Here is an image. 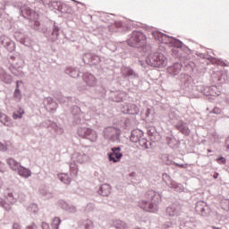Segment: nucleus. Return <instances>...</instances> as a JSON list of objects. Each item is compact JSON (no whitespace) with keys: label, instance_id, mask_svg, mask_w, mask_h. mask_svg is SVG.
<instances>
[{"label":"nucleus","instance_id":"nucleus-12","mask_svg":"<svg viewBox=\"0 0 229 229\" xmlns=\"http://www.w3.org/2000/svg\"><path fill=\"white\" fill-rule=\"evenodd\" d=\"M77 133L79 137L86 139V140H89V142H96L98 140V132L91 128L80 127L77 130Z\"/></svg>","mask_w":229,"mask_h":229},{"label":"nucleus","instance_id":"nucleus-59","mask_svg":"<svg viewBox=\"0 0 229 229\" xmlns=\"http://www.w3.org/2000/svg\"><path fill=\"white\" fill-rule=\"evenodd\" d=\"M18 42H20V44H22L23 46H28V39L26 38V37L23 38H17Z\"/></svg>","mask_w":229,"mask_h":229},{"label":"nucleus","instance_id":"nucleus-13","mask_svg":"<svg viewBox=\"0 0 229 229\" xmlns=\"http://www.w3.org/2000/svg\"><path fill=\"white\" fill-rule=\"evenodd\" d=\"M123 147H113L111 148V152L107 153V160L109 162H113V164H117V162H121V158H123Z\"/></svg>","mask_w":229,"mask_h":229},{"label":"nucleus","instance_id":"nucleus-62","mask_svg":"<svg viewBox=\"0 0 229 229\" xmlns=\"http://www.w3.org/2000/svg\"><path fill=\"white\" fill-rule=\"evenodd\" d=\"M141 114L145 116V119H148V117H149V115H151V108L147 107V109L145 110V112H141Z\"/></svg>","mask_w":229,"mask_h":229},{"label":"nucleus","instance_id":"nucleus-42","mask_svg":"<svg viewBox=\"0 0 229 229\" xmlns=\"http://www.w3.org/2000/svg\"><path fill=\"white\" fill-rule=\"evenodd\" d=\"M10 121H12L10 116H8L3 113H0V123H2V124H4V126H9Z\"/></svg>","mask_w":229,"mask_h":229},{"label":"nucleus","instance_id":"nucleus-28","mask_svg":"<svg viewBox=\"0 0 229 229\" xmlns=\"http://www.w3.org/2000/svg\"><path fill=\"white\" fill-rule=\"evenodd\" d=\"M46 124L48 130H53L55 133H57L58 135H62V133H64V129L60 127L56 123L48 120L46 122Z\"/></svg>","mask_w":229,"mask_h":229},{"label":"nucleus","instance_id":"nucleus-31","mask_svg":"<svg viewBox=\"0 0 229 229\" xmlns=\"http://www.w3.org/2000/svg\"><path fill=\"white\" fill-rule=\"evenodd\" d=\"M16 173H18V174L21 176V178H30V176H31V170H30V168L22 166L21 165L20 168L16 170Z\"/></svg>","mask_w":229,"mask_h":229},{"label":"nucleus","instance_id":"nucleus-19","mask_svg":"<svg viewBox=\"0 0 229 229\" xmlns=\"http://www.w3.org/2000/svg\"><path fill=\"white\" fill-rule=\"evenodd\" d=\"M123 114H127L128 115H139V106L135 104H125L121 108Z\"/></svg>","mask_w":229,"mask_h":229},{"label":"nucleus","instance_id":"nucleus-16","mask_svg":"<svg viewBox=\"0 0 229 229\" xmlns=\"http://www.w3.org/2000/svg\"><path fill=\"white\" fill-rule=\"evenodd\" d=\"M147 135L149 139V142H152V148L155 146V142H159L162 137L160 136V132L157 131V127L150 126L147 129Z\"/></svg>","mask_w":229,"mask_h":229},{"label":"nucleus","instance_id":"nucleus-51","mask_svg":"<svg viewBox=\"0 0 229 229\" xmlns=\"http://www.w3.org/2000/svg\"><path fill=\"white\" fill-rule=\"evenodd\" d=\"M13 98L16 101H21V99H22V92L21 91V89H14Z\"/></svg>","mask_w":229,"mask_h":229},{"label":"nucleus","instance_id":"nucleus-53","mask_svg":"<svg viewBox=\"0 0 229 229\" xmlns=\"http://www.w3.org/2000/svg\"><path fill=\"white\" fill-rule=\"evenodd\" d=\"M57 205L58 207H60V208H62L63 210H67V208L69 207V204L64 200V199H60L57 201Z\"/></svg>","mask_w":229,"mask_h":229},{"label":"nucleus","instance_id":"nucleus-47","mask_svg":"<svg viewBox=\"0 0 229 229\" xmlns=\"http://www.w3.org/2000/svg\"><path fill=\"white\" fill-rule=\"evenodd\" d=\"M60 225H62V219L58 216H55L52 221V228L60 229Z\"/></svg>","mask_w":229,"mask_h":229},{"label":"nucleus","instance_id":"nucleus-33","mask_svg":"<svg viewBox=\"0 0 229 229\" xmlns=\"http://www.w3.org/2000/svg\"><path fill=\"white\" fill-rule=\"evenodd\" d=\"M109 98L111 99V101H114V103H121L123 101V96L119 91H111Z\"/></svg>","mask_w":229,"mask_h":229},{"label":"nucleus","instance_id":"nucleus-60","mask_svg":"<svg viewBox=\"0 0 229 229\" xmlns=\"http://www.w3.org/2000/svg\"><path fill=\"white\" fill-rule=\"evenodd\" d=\"M222 112H223V110H221V108H219V107H214V108L211 110L210 114H215L216 115H219V114H221Z\"/></svg>","mask_w":229,"mask_h":229},{"label":"nucleus","instance_id":"nucleus-37","mask_svg":"<svg viewBox=\"0 0 229 229\" xmlns=\"http://www.w3.org/2000/svg\"><path fill=\"white\" fill-rule=\"evenodd\" d=\"M168 187L175 192H183V185L176 181H174Z\"/></svg>","mask_w":229,"mask_h":229},{"label":"nucleus","instance_id":"nucleus-43","mask_svg":"<svg viewBox=\"0 0 229 229\" xmlns=\"http://www.w3.org/2000/svg\"><path fill=\"white\" fill-rule=\"evenodd\" d=\"M115 28H118V29H121L123 30V31H131V28L130 26H124V24L123 23V21H114V22Z\"/></svg>","mask_w":229,"mask_h":229},{"label":"nucleus","instance_id":"nucleus-14","mask_svg":"<svg viewBox=\"0 0 229 229\" xmlns=\"http://www.w3.org/2000/svg\"><path fill=\"white\" fill-rule=\"evenodd\" d=\"M165 214L168 217H178L182 216V204L178 201L173 202L172 205L165 208Z\"/></svg>","mask_w":229,"mask_h":229},{"label":"nucleus","instance_id":"nucleus-29","mask_svg":"<svg viewBox=\"0 0 229 229\" xmlns=\"http://www.w3.org/2000/svg\"><path fill=\"white\" fill-rule=\"evenodd\" d=\"M65 74H68L71 78H80L83 73H81L76 67L67 66L65 69Z\"/></svg>","mask_w":229,"mask_h":229},{"label":"nucleus","instance_id":"nucleus-22","mask_svg":"<svg viewBox=\"0 0 229 229\" xmlns=\"http://www.w3.org/2000/svg\"><path fill=\"white\" fill-rule=\"evenodd\" d=\"M207 210H208V204L203 200H199L195 204V211L199 216H207Z\"/></svg>","mask_w":229,"mask_h":229},{"label":"nucleus","instance_id":"nucleus-45","mask_svg":"<svg viewBox=\"0 0 229 229\" xmlns=\"http://www.w3.org/2000/svg\"><path fill=\"white\" fill-rule=\"evenodd\" d=\"M61 13H69V14H72V7H71V5L63 3L62 6H61Z\"/></svg>","mask_w":229,"mask_h":229},{"label":"nucleus","instance_id":"nucleus-61","mask_svg":"<svg viewBox=\"0 0 229 229\" xmlns=\"http://www.w3.org/2000/svg\"><path fill=\"white\" fill-rule=\"evenodd\" d=\"M107 49H109L113 53H115V51H117V46H115L112 43H109V44H107Z\"/></svg>","mask_w":229,"mask_h":229},{"label":"nucleus","instance_id":"nucleus-34","mask_svg":"<svg viewBox=\"0 0 229 229\" xmlns=\"http://www.w3.org/2000/svg\"><path fill=\"white\" fill-rule=\"evenodd\" d=\"M45 105H47V107L51 111L56 110V108H58V103L53 100L52 98H47L45 100Z\"/></svg>","mask_w":229,"mask_h":229},{"label":"nucleus","instance_id":"nucleus-38","mask_svg":"<svg viewBox=\"0 0 229 229\" xmlns=\"http://www.w3.org/2000/svg\"><path fill=\"white\" fill-rule=\"evenodd\" d=\"M168 118L169 121H171L172 123H174V121H178V119H180V115H178V110L171 109L168 112Z\"/></svg>","mask_w":229,"mask_h":229},{"label":"nucleus","instance_id":"nucleus-24","mask_svg":"<svg viewBox=\"0 0 229 229\" xmlns=\"http://www.w3.org/2000/svg\"><path fill=\"white\" fill-rule=\"evenodd\" d=\"M165 142L171 149H176L180 147L181 141L177 140L174 136L169 135L165 136Z\"/></svg>","mask_w":229,"mask_h":229},{"label":"nucleus","instance_id":"nucleus-52","mask_svg":"<svg viewBox=\"0 0 229 229\" xmlns=\"http://www.w3.org/2000/svg\"><path fill=\"white\" fill-rule=\"evenodd\" d=\"M176 226L175 223H173L172 221H166L162 225L163 229H171L174 228Z\"/></svg>","mask_w":229,"mask_h":229},{"label":"nucleus","instance_id":"nucleus-7","mask_svg":"<svg viewBox=\"0 0 229 229\" xmlns=\"http://www.w3.org/2000/svg\"><path fill=\"white\" fill-rule=\"evenodd\" d=\"M127 44L130 47L144 48L148 44V38L142 31L133 30L127 39Z\"/></svg>","mask_w":229,"mask_h":229},{"label":"nucleus","instance_id":"nucleus-11","mask_svg":"<svg viewBox=\"0 0 229 229\" xmlns=\"http://www.w3.org/2000/svg\"><path fill=\"white\" fill-rule=\"evenodd\" d=\"M9 64H7L8 70L14 76H19L22 71L21 70L24 65V60L21 58V55H9Z\"/></svg>","mask_w":229,"mask_h":229},{"label":"nucleus","instance_id":"nucleus-40","mask_svg":"<svg viewBox=\"0 0 229 229\" xmlns=\"http://www.w3.org/2000/svg\"><path fill=\"white\" fill-rule=\"evenodd\" d=\"M57 177L59 178L60 182L65 183L66 185L71 183V177H69V174H59Z\"/></svg>","mask_w":229,"mask_h":229},{"label":"nucleus","instance_id":"nucleus-17","mask_svg":"<svg viewBox=\"0 0 229 229\" xmlns=\"http://www.w3.org/2000/svg\"><path fill=\"white\" fill-rule=\"evenodd\" d=\"M82 60L87 65H98L101 62V57L94 53H86Z\"/></svg>","mask_w":229,"mask_h":229},{"label":"nucleus","instance_id":"nucleus-2","mask_svg":"<svg viewBox=\"0 0 229 229\" xmlns=\"http://www.w3.org/2000/svg\"><path fill=\"white\" fill-rule=\"evenodd\" d=\"M152 37L155 40H157L160 44H168L171 46V55L174 58H178L182 60V58H187L188 55H194V50H191L185 44L182 42V40L165 34L160 30H156L152 32Z\"/></svg>","mask_w":229,"mask_h":229},{"label":"nucleus","instance_id":"nucleus-46","mask_svg":"<svg viewBox=\"0 0 229 229\" xmlns=\"http://www.w3.org/2000/svg\"><path fill=\"white\" fill-rule=\"evenodd\" d=\"M167 165H174V167H180V169H187V167H189V164H180V163H176L173 160L168 161Z\"/></svg>","mask_w":229,"mask_h":229},{"label":"nucleus","instance_id":"nucleus-48","mask_svg":"<svg viewBox=\"0 0 229 229\" xmlns=\"http://www.w3.org/2000/svg\"><path fill=\"white\" fill-rule=\"evenodd\" d=\"M24 109H22V108H19V110L17 111V112H14L13 114V118L14 119V120H17V119H22V115H24Z\"/></svg>","mask_w":229,"mask_h":229},{"label":"nucleus","instance_id":"nucleus-10","mask_svg":"<svg viewBox=\"0 0 229 229\" xmlns=\"http://www.w3.org/2000/svg\"><path fill=\"white\" fill-rule=\"evenodd\" d=\"M121 133L122 131L114 126L105 127L102 131V135L106 140H108L109 142H116V144L121 143Z\"/></svg>","mask_w":229,"mask_h":229},{"label":"nucleus","instance_id":"nucleus-1","mask_svg":"<svg viewBox=\"0 0 229 229\" xmlns=\"http://www.w3.org/2000/svg\"><path fill=\"white\" fill-rule=\"evenodd\" d=\"M177 81L182 90L191 94L195 98H201V94H203L207 99L214 101V99L221 96V87L198 85V81L194 78V75L189 73H181L178 76ZM195 92H199V94Z\"/></svg>","mask_w":229,"mask_h":229},{"label":"nucleus","instance_id":"nucleus-35","mask_svg":"<svg viewBox=\"0 0 229 229\" xmlns=\"http://www.w3.org/2000/svg\"><path fill=\"white\" fill-rule=\"evenodd\" d=\"M39 194L45 198V199H51L53 198V193L49 191V189L47 187H41L39 189Z\"/></svg>","mask_w":229,"mask_h":229},{"label":"nucleus","instance_id":"nucleus-55","mask_svg":"<svg viewBox=\"0 0 229 229\" xmlns=\"http://www.w3.org/2000/svg\"><path fill=\"white\" fill-rule=\"evenodd\" d=\"M216 162H217V164H219L220 165H226V159L223 156H219L218 157H216Z\"/></svg>","mask_w":229,"mask_h":229},{"label":"nucleus","instance_id":"nucleus-63","mask_svg":"<svg viewBox=\"0 0 229 229\" xmlns=\"http://www.w3.org/2000/svg\"><path fill=\"white\" fill-rule=\"evenodd\" d=\"M187 225H189V222H181L180 228L181 229H189V226Z\"/></svg>","mask_w":229,"mask_h":229},{"label":"nucleus","instance_id":"nucleus-49","mask_svg":"<svg viewBox=\"0 0 229 229\" xmlns=\"http://www.w3.org/2000/svg\"><path fill=\"white\" fill-rule=\"evenodd\" d=\"M5 198L12 205H13V203H17V197L13 196V192H8L5 195Z\"/></svg>","mask_w":229,"mask_h":229},{"label":"nucleus","instance_id":"nucleus-6","mask_svg":"<svg viewBox=\"0 0 229 229\" xmlns=\"http://www.w3.org/2000/svg\"><path fill=\"white\" fill-rule=\"evenodd\" d=\"M146 64L153 69H164L167 65V57L160 52H152L148 55Z\"/></svg>","mask_w":229,"mask_h":229},{"label":"nucleus","instance_id":"nucleus-21","mask_svg":"<svg viewBox=\"0 0 229 229\" xmlns=\"http://www.w3.org/2000/svg\"><path fill=\"white\" fill-rule=\"evenodd\" d=\"M183 69V64L182 63L175 62L172 65L168 66L166 71L168 74H172V76H178L180 72Z\"/></svg>","mask_w":229,"mask_h":229},{"label":"nucleus","instance_id":"nucleus-54","mask_svg":"<svg viewBox=\"0 0 229 229\" xmlns=\"http://www.w3.org/2000/svg\"><path fill=\"white\" fill-rule=\"evenodd\" d=\"M83 226L85 229H92L94 228V223H92L90 219H86L83 223Z\"/></svg>","mask_w":229,"mask_h":229},{"label":"nucleus","instance_id":"nucleus-44","mask_svg":"<svg viewBox=\"0 0 229 229\" xmlns=\"http://www.w3.org/2000/svg\"><path fill=\"white\" fill-rule=\"evenodd\" d=\"M63 4L64 3L62 1H53L49 7L53 8V10H56L57 12H61Z\"/></svg>","mask_w":229,"mask_h":229},{"label":"nucleus","instance_id":"nucleus-58","mask_svg":"<svg viewBox=\"0 0 229 229\" xmlns=\"http://www.w3.org/2000/svg\"><path fill=\"white\" fill-rule=\"evenodd\" d=\"M66 212H70V214H76L78 212V209L74 206H69L66 208Z\"/></svg>","mask_w":229,"mask_h":229},{"label":"nucleus","instance_id":"nucleus-4","mask_svg":"<svg viewBox=\"0 0 229 229\" xmlns=\"http://www.w3.org/2000/svg\"><path fill=\"white\" fill-rule=\"evenodd\" d=\"M55 99L59 102L60 105H64L70 107V114L72 115V123L73 124H81V117H83V111L80 106V99L75 97H65L62 93H55ZM72 105V106H71Z\"/></svg>","mask_w":229,"mask_h":229},{"label":"nucleus","instance_id":"nucleus-20","mask_svg":"<svg viewBox=\"0 0 229 229\" xmlns=\"http://www.w3.org/2000/svg\"><path fill=\"white\" fill-rule=\"evenodd\" d=\"M183 72H186V74H190L191 76H194V72L198 71V68L196 66V63L192 61H186L182 64Z\"/></svg>","mask_w":229,"mask_h":229},{"label":"nucleus","instance_id":"nucleus-9","mask_svg":"<svg viewBox=\"0 0 229 229\" xmlns=\"http://www.w3.org/2000/svg\"><path fill=\"white\" fill-rule=\"evenodd\" d=\"M72 163L70 164V171L72 176L78 175V164H85L89 162V157L83 152H74L72 155Z\"/></svg>","mask_w":229,"mask_h":229},{"label":"nucleus","instance_id":"nucleus-18","mask_svg":"<svg viewBox=\"0 0 229 229\" xmlns=\"http://www.w3.org/2000/svg\"><path fill=\"white\" fill-rule=\"evenodd\" d=\"M175 130H178L182 135L184 137H189L191 135V129L189 128V123H185L183 120H179L174 125Z\"/></svg>","mask_w":229,"mask_h":229},{"label":"nucleus","instance_id":"nucleus-27","mask_svg":"<svg viewBox=\"0 0 229 229\" xmlns=\"http://www.w3.org/2000/svg\"><path fill=\"white\" fill-rule=\"evenodd\" d=\"M35 13V11H33L31 8L27 7L26 5L21 6L20 8V14L24 19H27L28 21H31V15Z\"/></svg>","mask_w":229,"mask_h":229},{"label":"nucleus","instance_id":"nucleus-57","mask_svg":"<svg viewBox=\"0 0 229 229\" xmlns=\"http://www.w3.org/2000/svg\"><path fill=\"white\" fill-rule=\"evenodd\" d=\"M6 171H8V167L6 166V164L0 161V173H2V174H4Z\"/></svg>","mask_w":229,"mask_h":229},{"label":"nucleus","instance_id":"nucleus-26","mask_svg":"<svg viewBox=\"0 0 229 229\" xmlns=\"http://www.w3.org/2000/svg\"><path fill=\"white\" fill-rule=\"evenodd\" d=\"M111 192H112V186H110V184L108 183L101 184L98 190V194L103 197L110 196Z\"/></svg>","mask_w":229,"mask_h":229},{"label":"nucleus","instance_id":"nucleus-8","mask_svg":"<svg viewBox=\"0 0 229 229\" xmlns=\"http://www.w3.org/2000/svg\"><path fill=\"white\" fill-rule=\"evenodd\" d=\"M130 140L134 143L139 142L140 146L144 149L153 148V142H149L147 138H144V131L139 129H134L131 131Z\"/></svg>","mask_w":229,"mask_h":229},{"label":"nucleus","instance_id":"nucleus-5","mask_svg":"<svg viewBox=\"0 0 229 229\" xmlns=\"http://www.w3.org/2000/svg\"><path fill=\"white\" fill-rule=\"evenodd\" d=\"M160 201H162V193L155 190H148L145 193V199L139 202V207L145 212L155 214V212H158V203Z\"/></svg>","mask_w":229,"mask_h":229},{"label":"nucleus","instance_id":"nucleus-56","mask_svg":"<svg viewBox=\"0 0 229 229\" xmlns=\"http://www.w3.org/2000/svg\"><path fill=\"white\" fill-rule=\"evenodd\" d=\"M29 210H30V212H33V214H37V212H38V206L35 203H32L30 205Z\"/></svg>","mask_w":229,"mask_h":229},{"label":"nucleus","instance_id":"nucleus-36","mask_svg":"<svg viewBox=\"0 0 229 229\" xmlns=\"http://www.w3.org/2000/svg\"><path fill=\"white\" fill-rule=\"evenodd\" d=\"M96 92H97V98H98V99H105V98L106 97V89H105L103 86H98L95 89Z\"/></svg>","mask_w":229,"mask_h":229},{"label":"nucleus","instance_id":"nucleus-41","mask_svg":"<svg viewBox=\"0 0 229 229\" xmlns=\"http://www.w3.org/2000/svg\"><path fill=\"white\" fill-rule=\"evenodd\" d=\"M162 181L164 183H165L166 187H169L170 184L174 182L173 178H171V175H169L167 173L162 174Z\"/></svg>","mask_w":229,"mask_h":229},{"label":"nucleus","instance_id":"nucleus-30","mask_svg":"<svg viewBox=\"0 0 229 229\" xmlns=\"http://www.w3.org/2000/svg\"><path fill=\"white\" fill-rule=\"evenodd\" d=\"M123 72L124 76H127L128 78H134V80H139V73L135 72V71L130 66L123 67Z\"/></svg>","mask_w":229,"mask_h":229},{"label":"nucleus","instance_id":"nucleus-15","mask_svg":"<svg viewBox=\"0 0 229 229\" xmlns=\"http://www.w3.org/2000/svg\"><path fill=\"white\" fill-rule=\"evenodd\" d=\"M0 46H3V47L9 53H13V51H15V42L7 36H0Z\"/></svg>","mask_w":229,"mask_h":229},{"label":"nucleus","instance_id":"nucleus-23","mask_svg":"<svg viewBox=\"0 0 229 229\" xmlns=\"http://www.w3.org/2000/svg\"><path fill=\"white\" fill-rule=\"evenodd\" d=\"M81 77L83 79V81L86 82V85H88V87H96V85H98V79H96V77L92 73H82Z\"/></svg>","mask_w":229,"mask_h":229},{"label":"nucleus","instance_id":"nucleus-64","mask_svg":"<svg viewBox=\"0 0 229 229\" xmlns=\"http://www.w3.org/2000/svg\"><path fill=\"white\" fill-rule=\"evenodd\" d=\"M225 151H228V152H229V136H228L227 139L225 140Z\"/></svg>","mask_w":229,"mask_h":229},{"label":"nucleus","instance_id":"nucleus-39","mask_svg":"<svg viewBox=\"0 0 229 229\" xmlns=\"http://www.w3.org/2000/svg\"><path fill=\"white\" fill-rule=\"evenodd\" d=\"M112 228L126 229V228H128V225L126 223L123 222V220H116L114 222Z\"/></svg>","mask_w":229,"mask_h":229},{"label":"nucleus","instance_id":"nucleus-32","mask_svg":"<svg viewBox=\"0 0 229 229\" xmlns=\"http://www.w3.org/2000/svg\"><path fill=\"white\" fill-rule=\"evenodd\" d=\"M7 165H9L10 169H12L13 171H15V173H17V171L19 170L20 166H21V163L17 162V160L13 159V157H9L6 159Z\"/></svg>","mask_w":229,"mask_h":229},{"label":"nucleus","instance_id":"nucleus-50","mask_svg":"<svg viewBox=\"0 0 229 229\" xmlns=\"http://www.w3.org/2000/svg\"><path fill=\"white\" fill-rule=\"evenodd\" d=\"M0 207L4 208L6 212H10V210H12V207L10 206V204L6 203V201H4V199H0Z\"/></svg>","mask_w":229,"mask_h":229},{"label":"nucleus","instance_id":"nucleus-25","mask_svg":"<svg viewBox=\"0 0 229 229\" xmlns=\"http://www.w3.org/2000/svg\"><path fill=\"white\" fill-rule=\"evenodd\" d=\"M0 81H3V83H5V85H11L13 81V77H12L11 74H8L4 69L0 67Z\"/></svg>","mask_w":229,"mask_h":229},{"label":"nucleus","instance_id":"nucleus-3","mask_svg":"<svg viewBox=\"0 0 229 229\" xmlns=\"http://www.w3.org/2000/svg\"><path fill=\"white\" fill-rule=\"evenodd\" d=\"M50 24L51 30L47 26V22H40L38 20H30L29 22L30 28L38 33H42L47 38L48 42H56L60 37L62 27L56 21H51Z\"/></svg>","mask_w":229,"mask_h":229}]
</instances>
